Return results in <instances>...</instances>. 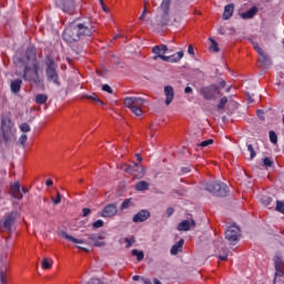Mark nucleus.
<instances>
[{
    "mask_svg": "<svg viewBox=\"0 0 284 284\" xmlns=\"http://www.w3.org/2000/svg\"><path fill=\"white\" fill-rule=\"evenodd\" d=\"M13 63L17 68H23L22 72L16 70V77H22L23 81L40 85L43 79L39 75V60L37 59V51L33 48H28L26 57L14 55Z\"/></svg>",
    "mask_w": 284,
    "mask_h": 284,
    "instance_id": "nucleus-1",
    "label": "nucleus"
},
{
    "mask_svg": "<svg viewBox=\"0 0 284 284\" xmlns=\"http://www.w3.org/2000/svg\"><path fill=\"white\" fill-rule=\"evenodd\" d=\"M81 0L73 2V14H78V17L73 18V43L77 41H81L83 37H92L93 28L90 21H81Z\"/></svg>",
    "mask_w": 284,
    "mask_h": 284,
    "instance_id": "nucleus-2",
    "label": "nucleus"
},
{
    "mask_svg": "<svg viewBox=\"0 0 284 284\" xmlns=\"http://www.w3.org/2000/svg\"><path fill=\"white\" fill-rule=\"evenodd\" d=\"M17 141V128H14V122L12 118L8 115H2L0 125V143L10 145Z\"/></svg>",
    "mask_w": 284,
    "mask_h": 284,
    "instance_id": "nucleus-3",
    "label": "nucleus"
},
{
    "mask_svg": "<svg viewBox=\"0 0 284 284\" xmlns=\"http://www.w3.org/2000/svg\"><path fill=\"white\" fill-rule=\"evenodd\" d=\"M204 190L206 192H210V194H213V196H227L230 194V189L227 187V184L221 181H213L205 184Z\"/></svg>",
    "mask_w": 284,
    "mask_h": 284,
    "instance_id": "nucleus-4",
    "label": "nucleus"
},
{
    "mask_svg": "<svg viewBox=\"0 0 284 284\" xmlns=\"http://www.w3.org/2000/svg\"><path fill=\"white\" fill-rule=\"evenodd\" d=\"M44 64L47 67L45 74L49 83L59 85V74H57V63L54 62V58L47 55L44 59Z\"/></svg>",
    "mask_w": 284,
    "mask_h": 284,
    "instance_id": "nucleus-5",
    "label": "nucleus"
},
{
    "mask_svg": "<svg viewBox=\"0 0 284 284\" xmlns=\"http://www.w3.org/2000/svg\"><path fill=\"white\" fill-rule=\"evenodd\" d=\"M17 211H11L10 213L4 215L3 220H0V232H8L10 234L12 232V227L17 223Z\"/></svg>",
    "mask_w": 284,
    "mask_h": 284,
    "instance_id": "nucleus-6",
    "label": "nucleus"
},
{
    "mask_svg": "<svg viewBox=\"0 0 284 284\" xmlns=\"http://www.w3.org/2000/svg\"><path fill=\"white\" fill-rule=\"evenodd\" d=\"M200 94L205 101H216L221 91L219 90V84H211L207 87H202L200 89Z\"/></svg>",
    "mask_w": 284,
    "mask_h": 284,
    "instance_id": "nucleus-7",
    "label": "nucleus"
},
{
    "mask_svg": "<svg viewBox=\"0 0 284 284\" xmlns=\"http://www.w3.org/2000/svg\"><path fill=\"white\" fill-rule=\"evenodd\" d=\"M172 6V0H162L159 10H161V19L158 21L156 26H168L170 23V7Z\"/></svg>",
    "mask_w": 284,
    "mask_h": 284,
    "instance_id": "nucleus-8",
    "label": "nucleus"
},
{
    "mask_svg": "<svg viewBox=\"0 0 284 284\" xmlns=\"http://www.w3.org/2000/svg\"><path fill=\"white\" fill-rule=\"evenodd\" d=\"M241 229H239V226H231L229 230L225 231V239L231 245H236V243H239Z\"/></svg>",
    "mask_w": 284,
    "mask_h": 284,
    "instance_id": "nucleus-9",
    "label": "nucleus"
},
{
    "mask_svg": "<svg viewBox=\"0 0 284 284\" xmlns=\"http://www.w3.org/2000/svg\"><path fill=\"white\" fill-rule=\"evenodd\" d=\"M118 212L119 207L116 206V204L111 203L104 206L100 216H102V219H112L113 216H116Z\"/></svg>",
    "mask_w": 284,
    "mask_h": 284,
    "instance_id": "nucleus-10",
    "label": "nucleus"
},
{
    "mask_svg": "<svg viewBox=\"0 0 284 284\" xmlns=\"http://www.w3.org/2000/svg\"><path fill=\"white\" fill-rule=\"evenodd\" d=\"M170 49L168 48V45L165 44H161V45H155L152 48V53L155 54L153 57V60L156 61L158 59H161L163 61V58H168V51Z\"/></svg>",
    "mask_w": 284,
    "mask_h": 284,
    "instance_id": "nucleus-11",
    "label": "nucleus"
},
{
    "mask_svg": "<svg viewBox=\"0 0 284 284\" xmlns=\"http://www.w3.org/2000/svg\"><path fill=\"white\" fill-rule=\"evenodd\" d=\"M274 265H275V276H283L284 261H283V254L281 252H277L275 254Z\"/></svg>",
    "mask_w": 284,
    "mask_h": 284,
    "instance_id": "nucleus-12",
    "label": "nucleus"
},
{
    "mask_svg": "<svg viewBox=\"0 0 284 284\" xmlns=\"http://www.w3.org/2000/svg\"><path fill=\"white\" fill-rule=\"evenodd\" d=\"M9 194L13 199H17V201H21V199H23V193H21V184L19 181L10 184Z\"/></svg>",
    "mask_w": 284,
    "mask_h": 284,
    "instance_id": "nucleus-13",
    "label": "nucleus"
},
{
    "mask_svg": "<svg viewBox=\"0 0 284 284\" xmlns=\"http://www.w3.org/2000/svg\"><path fill=\"white\" fill-rule=\"evenodd\" d=\"M143 103H145V99H143V98L126 97V98L124 99V105H125V108L142 106Z\"/></svg>",
    "mask_w": 284,
    "mask_h": 284,
    "instance_id": "nucleus-14",
    "label": "nucleus"
},
{
    "mask_svg": "<svg viewBox=\"0 0 284 284\" xmlns=\"http://www.w3.org/2000/svg\"><path fill=\"white\" fill-rule=\"evenodd\" d=\"M150 216H151L150 211L141 210L133 216L132 221L133 223H145V221H148Z\"/></svg>",
    "mask_w": 284,
    "mask_h": 284,
    "instance_id": "nucleus-15",
    "label": "nucleus"
},
{
    "mask_svg": "<svg viewBox=\"0 0 284 284\" xmlns=\"http://www.w3.org/2000/svg\"><path fill=\"white\" fill-rule=\"evenodd\" d=\"M55 6H58V8L63 12H67V14H72V0H55Z\"/></svg>",
    "mask_w": 284,
    "mask_h": 284,
    "instance_id": "nucleus-16",
    "label": "nucleus"
},
{
    "mask_svg": "<svg viewBox=\"0 0 284 284\" xmlns=\"http://www.w3.org/2000/svg\"><path fill=\"white\" fill-rule=\"evenodd\" d=\"M190 227H196L194 220H184L178 224L179 232H190Z\"/></svg>",
    "mask_w": 284,
    "mask_h": 284,
    "instance_id": "nucleus-17",
    "label": "nucleus"
},
{
    "mask_svg": "<svg viewBox=\"0 0 284 284\" xmlns=\"http://www.w3.org/2000/svg\"><path fill=\"white\" fill-rule=\"evenodd\" d=\"M164 94L166 97L165 105H170L174 101V88L172 85L164 87Z\"/></svg>",
    "mask_w": 284,
    "mask_h": 284,
    "instance_id": "nucleus-18",
    "label": "nucleus"
},
{
    "mask_svg": "<svg viewBox=\"0 0 284 284\" xmlns=\"http://www.w3.org/2000/svg\"><path fill=\"white\" fill-rule=\"evenodd\" d=\"M183 59V51H179L172 55H166V58H163V61L166 63H179Z\"/></svg>",
    "mask_w": 284,
    "mask_h": 284,
    "instance_id": "nucleus-19",
    "label": "nucleus"
},
{
    "mask_svg": "<svg viewBox=\"0 0 284 284\" xmlns=\"http://www.w3.org/2000/svg\"><path fill=\"white\" fill-rule=\"evenodd\" d=\"M62 39L70 45V48L72 47V27L70 24L64 29Z\"/></svg>",
    "mask_w": 284,
    "mask_h": 284,
    "instance_id": "nucleus-20",
    "label": "nucleus"
},
{
    "mask_svg": "<svg viewBox=\"0 0 284 284\" xmlns=\"http://www.w3.org/2000/svg\"><path fill=\"white\" fill-rule=\"evenodd\" d=\"M23 81L21 79L11 80L10 88L12 94H19L21 92V85Z\"/></svg>",
    "mask_w": 284,
    "mask_h": 284,
    "instance_id": "nucleus-21",
    "label": "nucleus"
},
{
    "mask_svg": "<svg viewBox=\"0 0 284 284\" xmlns=\"http://www.w3.org/2000/svg\"><path fill=\"white\" fill-rule=\"evenodd\" d=\"M257 13H258V8L257 7H252L246 12L241 13L240 17L242 19H254V17H256Z\"/></svg>",
    "mask_w": 284,
    "mask_h": 284,
    "instance_id": "nucleus-22",
    "label": "nucleus"
},
{
    "mask_svg": "<svg viewBox=\"0 0 284 284\" xmlns=\"http://www.w3.org/2000/svg\"><path fill=\"white\" fill-rule=\"evenodd\" d=\"M233 14H234V3H230V4L225 6L224 12H223L224 21L232 19Z\"/></svg>",
    "mask_w": 284,
    "mask_h": 284,
    "instance_id": "nucleus-23",
    "label": "nucleus"
},
{
    "mask_svg": "<svg viewBox=\"0 0 284 284\" xmlns=\"http://www.w3.org/2000/svg\"><path fill=\"white\" fill-rule=\"evenodd\" d=\"M134 176L135 179H143L145 176V168L143 165H140L139 163H134Z\"/></svg>",
    "mask_w": 284,
    "mask_h": 284,
    "instance_id": "nucleus-24",
    "label": "nucleus"
},
{
    "mask_svg": "<svg viewBox=\"0 0 284 284\" xmlns=\"http://www.w3.org/2000/svg\"><path fill=\"white\" fill-rule=\"evenodd\" d=\"M185 243V240L181 239L179 242H176L172 247H171V254L172 256H176L179 252H183V245Z\"/></svg>",
    "mask_w": 284,
    "mask_h": 284,
    "instance_id": "nucleus-25",
    "label": "nucleus"
},
{
    "mask_svg": "<svg viewBox=\"0 0 284 284\" xmlns=\"http://www.w3.org/2000/svg\"><path fill=\"white\" fill-rule=\"evenodd\" d=\"M134 190L136 192H145L146 190H150V183H148L146 181H140L135 183Z\"/></svg>",
    "mask_w": 284,
    "mask_h": 284,
    "instance_id": "nucleus-26",
    "label": "nucleus"
},
{
    "mask_svg": "<svg viewBox=\"0 0 284 284\" xmlns=\"http://www.w3.org/2000/svg\"><path fill=\"white\" fill-rule=\"evenodd\" d=\"M54 265V261L50 257H43L42 260V268L50 270Z\"/></svg>",
    "mask_w": 284,
    "mask_h": 284,
    "instance_id": "nucleus-27",
    "label": "nucleus"
},
{
    "mask_svg": "<svg viewBox=\"0 0 284 284\" xmlns=\"http://www.w3.org/2000/svg\"><path fill=\"white\" fill-rule=\"evenodd\" d=\"M72 243H79L80 245L77 246L79 250H83L84 252H90V250L84 246L85 245V241L79 240L77 237H72Z\"/></svg>",
    "mask_w": 284,
    "mask_h": 284,
    "instance_id": "nucleus-28",
    "label": "nucleus"
},
{
    "mask_svg": "<svg viewBox=\"0 0 284 284\" xmlns=\"http://www.w3.org/2000/svg\"><path fill=\"white\" fill-rule=\"evenodd\" d=\"M105 233H92L89 234V241H103Z\"/></svg>",
    "mask_w": 284,
    "mask_h": 284,
    "instance_id": "nucleus-29",
    "label": "nucleus"
},
{
    "mask_svg": "<svg viewBox=\"0 0 284 284\" xmlns=\"http://www.w3.org/2000/svg\"><path fill=\"white\" fill-rule=\"evenodd\" d=\"M260 57H261L260 61L262 65H265V67L272 65V60H270V55L265 54V52L260 54Z\"/></svg>",
    "mask_w": 284,
    "mask_h": 284,
    "instance_id": "nucleus-30",
    "label": "nucleus"
},
{
    "mask_svg": "<svg viewBox=\"0 0 284 284\" xmlns=\"http://www.w3.org/2000/svg\"><path fill=\"white\" fill-rule=\"evenodd\" d=\"M131 254H132L133 256H136V260H138V261H143V258H145V253H144L143 251H139V250H136V248L132 250V251H131Z\"/></svg>",
    "mask_w": 284,
    "mask_h": 284,
    "instance_id": "nucleus-31",
    "label": "nucleus"
},
{
    "mask_svg": "<svg viewBox=\"0 0 284 284\" xmlns=\"http://www.w3.org/2000/svg\"><path fill=\"white\" fill-rule=\"evenodd\" d=\"M34 101L39 105H43V103H45V101H48V95H45V94H38V95H36Z\"/></svg>",
    "mask_w": 284,
    "mask_h": 284,
    "instance_id": "nucleus-32",
    "label": "nucleus"
},
{
    "mask_svg": "<svg viewBox=\"0 0 284 284\" xmlns=\"http://www.w3.org/2000/svg\"><path fill=\"white\" fill-rule=\"evenodd\" d=\"M84 99H90L91 101H95V103H99V105H104L103 101H101V99H99V97H97V94H85L83 95Z\"/></svg>",
    "mask_w": 284,
    "mask_h": 284,
    "instance_id": "nucleus-33",
    "label": "nucleus"
},
{
    "mask_svg": "<svg viewBox=\"0 0 284 284\" xmlns=\"http://www.w3.org/2000/svg\"><path fill=\"white\" fill-rule=\"evenodd\" d=\"M272 201L274 200L267 195H263L261 199L262 205H265V207H270L272 205Z\"/></svg>",
    "mask_w": 284,
    "mask_h": 284,
    "instance_id": "nucleus-34",
    "label": "nucleus"
},
{
    "mask_svg": "<svg viewBox=\"0 0 284 284\" xmlns=\"http://www.w3.org/2000/svg\"><path fill=\"white\" fill-rule=\"evenodd\" d=\"M89 245H93L94 247H104L105 242L101 240H89Z\"/></svg>",
    "mask_w": 284,
    "mask_h": 284,
    "instance_id": "nucleus-35",
    "label": "nucleus"
},
{
    "mask_svg": "<svg viewBox=\"0 0 284 284\" xmlns=\"http://www.w3.org/2000/svg\"><path fill=\"white\" fill-rule=\"evenodd\" d=\"M124 242L126 243V245H125L126 250H130V247H132V245H134V243H136V239L134 236L125 237Z\"/></svg>",
    "mask_w": 284,
    "mask_h": 284,
    "instance_id": "nucleus-36",
    "label": "nucleus"
},
{
    "mask_svg": "<svg viewBox=\"0 0 284 284\" xmlns=\"http://www.w3.org/2000/svg\"><path fill=\"white\" fill-rule=\"evenodd\" d=\"M275 211L284 215V201L277 200Z\"/></svg>",
    "mask_w": 284,
    "mask_h": 284,
    "instance_id": "nucleus-37",
    "label": "nucleus"
},
{
    "mask_svg": "<svg viewBox=\"0 0 284 284\" xmlns=\"http://www.w3.org/2000/svg\"><path fill=\"white\" fill-rule=\"evenodd\" d=\"M209 41L212 43L210 50H213V52H220L221 49H219V43L216 40H214V38H209Z\"/></svg>",
    "mask_w": 284,
    "mask_h": 284,
    "instance_id": "nucleus-38",
    "label": "nucleus"
},
{
    "mask_svg": "<svg viewBox=\"0 0 284 284\" xmlns=\"http://www.w3.org/2000/svg\"><path fill=\"white\" fill-rule=\"evenodd\" d=\"M268 136H270L271 143H273L274 145H276V143H278V135H276V132L270 131Z\"/></svg>",
    "mask_w": 284,
    "mask_h": 284,
    "instance_id": "nucleus-39",
    "label": "nucleus"
},
{
    "mask_svg": "<svg viewBox=\"0 0 284 284\" xmlns=\"http://www.w3.org/2000/svg\"><path fill=\"white\" fill-rule=\"evenodd\" d=\"M214 143L213 139L204 140L201 143H197V148H207Z\"/></svg>",
    "mask_w": 284,
    "mask_h": 284,
    "instance_id": "nucleus-40",
    "label": "nucleus"
},
{
    "mask_svg": "<svg viewBox=\"0 0 284 284\" xmlns=\"http://www.w3.org/2000/svg\"><path fill=\"white\" fill-rule=\"evenodd\" d=\"M129 110L135 114V116H141L143 114V110H141V106H129Z\"/></svg>",
    "mask_w": 284,
    "mask_h": 284,
    "instance_id": "nucleus-41",
    "label": "nucleus"
},
{
    "mask_svg": "<svg viewBox=\"0 0 284 284\" xmlns=\"http://www.w3.org/2000/svg\"><path fill=\"white\" fill-rule=\"evenodd\" d=\"M227 104V97H223L217 104V110H225V105Z\"/></svg>",
    "mask_w": 284,
    "mask_h": 284,
    "instance_id": "nucleus-42",
    "label": "nucleus"
},
{
    "mask_svg": "<svg viewBox=\"0 0 284 284\" xmlns=\"http://www.w3.org/2000/svg\"><path fill=\"white\" fill-rule=\"evenodd\" d=\"M263 165H264L265 168H272V165H274V162H273L272 159H270V158H264V159H263Z\"/></svg>",
    "mask_w": 284,
    "mask_h": 284,
    "instance_id": "nucleus-43",
    "label": "nucleus"
},
{
    "mask_svg": "<svg viewBox=\"0 0 284 284\" xmlns=\"http://www.w3.org/2000/svg\"><path fill=\"white\" fill-rule=\"evenodd\" d=\"M103 225H104L103 220H97V221L92 224V227H93V230H99V227H103Z\"/></svg>",
    "mask_w": 284,
    "mask_h": 284,
    "instance_id": "nucleus-44",
    "label": "nucleus"
},
{
    "mask_svg": "<svg viewBox=\"0 0 284 284\" xmlns=\"http://www.w3.org/2000/svg\"><path fill=\"white\" fill-rule=\"evenodd\" d=\"M59 236H62V239H65L67 241H72V235H68L65 231H59Z\"/></svg>",
    "mask_w": 284,
    "mask_h": 284,
    "instance_id": "nucleus-45",
    "label": "nucleus"
},
{
    "mask_svg": "<svg viewBox=\"0 0 284 284\" xmlns=\"http://www.w3.org/2000/svg\"><path fill=\"white\" fill-rule=\"evenodd\" d=\"M247 150L250 151L251 159L256 158V151H254V146L252 144H247Z\"/></svg>",
    "mask_w": 284,
    "mask_h": 284,
    "instance_id": "nucleus-46",
    "label": "nucleus"
},
{
    "mask_svg": "<svg viewBox=\"0 0 284 284\" xmlns=\"http://www.w3.org/2000/svg\"><path fill=\"white\" fill-rule=\"evenodd\" d=\"M26 141H28V135L27 134H22L19 138V143H20V145H22V148H26Z\"/></svg>",
    "mask_w": 284,
    "mask_h": 284,
    "instance_id": "nucleus-47",
    "label": "nucleus"
},
{
    "mask_svg": "<svg viewBox=\"0 0 284 284\" xmlns=\"http://www.w3.org/2000/svg\"><path fill=\"white\" fill-rule=\"evenodd\" d=\"M20 130L21 132H30V124L23 122L22 124H20Z\"/></svg>",
    "mask_w": 284,
    "mask_h": 284,
    "instance_id": "nucleus-48",
    "label": "nucleus"
},
{
    "mask_svg": "<svg viewBox=\"0 0 284 284\" xmlns=\"http://www.w3.org/2000/svg\"><path fill=\"white\" fill-rule=\"evenodd\" d=\"M51 201L53 203V205H59V203H61V193H57V199L51 197Z\"/></svg>",
    "mask_w": 284,
    "mask_h": 284,
    "instance_id": "nucleus-49",
    "label": "nucleus"
},
{
    "mask_svg": "<svg viewBox=\"0 0 284 284\" xmlns=\"http://www.w3.org/2000/svg\"><path fill=\"white\" fill-rule=\"evenodd\" d=\"M102 90L103 92H108V94H113L114 92V90H112V87H110L109 84L102 85Z\"/></svg>",
    "mask_w": 284,
    "mask_h": 284,
    "instance_id": "nucleus-50",
    "label": "nucleus"
},
{
    "mask_svg": "<svg viewBox=\"0 0 284 284\" xmlns=\"http://www.w3.org/2000/svg\"><path fill=\"white\" fill-rule=\"evenodd\" d=\"M130 207V200H124L120 206V210H128Z\"/></svg>",
    "mask_w": 284,
    "mask_h": 284,
    "instance_id": "nucleus-51",
    "label": "nucleus"
},
{
    "mask_svg": "<svg viewBox=\"0 0 284 284\" xmlns=\"http://www.w3.org/2000/svg\"><path fill=\"white\" fill-rule=\"evenodd\" d=\"M254 50L257 52V54H263L262 48L258 45V43H253Z\"/></svg>",
    "mask_w": 284,
    "mask_h": 284,
    "instance_id": "nucleus-52",
    "label": "nucleus"
},
{
    "mask_svg": "<svg viewBox=\"0 0 284 284\" xmlns=\"http://www.w3.org/2000/svg\"><path fill=\"white\" fill-rule=\"evenodd\" d=\"M81 52H83V44H79L78 45V50L73 51V54L75 53L77 57H79V54H81Z\"/></svg>",
    "mask_w": 284,
    "mask_h": 284,
    "instance_id": "nucleus-53",
    "label": "nucleus"
},
{
    "mask_svg": "<svg viewBox=\"0 0 284 284\" xmlns=\"http://www.w3.org/2000/svg\"><path fill=\"white\" fill-rule=\"evenodd\" d=\"M6 272H8V266H6V264H1V266H0V275L3 276V274H6Z\"/></svg>",
    "mask_w": 284,
    "mask_h": 284,
    "instance_id": "nucleus-54",
    "label": "nucleus"
},
{
    "mask_svg": "<svg viewBox=\"0 0 284 284\" xmlns=\"http://www.w3.org/2000/svg\"><path fill=\"white\" fill-rule=\"evenodd\" d=\"M88 284H104V283L101 282V280L99 278H91Z\"/></svg>",
    "mask_w": 284,
    "mask_h": 284,
    "instance_id": "nucleus-55",
    "label": "nucleus"
},
{
    "mask_svg": "<svg viewBox=\"0 0 284 284\" xmlns=\"http://www.w3.org/2000/svg\"><path fill=\"white\" fill-rule=\"evenodd\" d=\"M145 14H148V9L144 7L143 11H142V14L139 18V21H143V19H145Z\"/></svg>",
    "mask_w": 284,
    "mask_h": 284,
    "instance_id": "nucleus-56",
    "label": "nucleus"
},
{
    "mask_svg": "<svg viewBox=\"0 0 284 284\" xmlns=\"http://www.w3.org/2000/svg\"><path fill=\"white\" fill-rule=\"evenodd\" d=\"M125 172H126V174H132V172H134V164H133V165H129V166L125 169Z\"/></svg>",
    "mask_w": 284,
    "mask_h": 284,
    "instance_id": "nucleus-57",
    "label": "nucleus"
},
{
    "mask_svg": "<svg viewBox=\"0 0 284 284\" xmlns=\"http://www.w3.org/2000/svg\"><path fill=\"white\" fill-rule=\"evenodd\" d=\"M172 214H174V207L166 209V216L170 217Z\"/></svg>",
    "mask_w": 284,
    "mask_h": 284,
    "instance_id": "nucleus-58",
    "label": "nucleus"
},
{
    "mask_svg": "<svg viewBox=\"0 0 284 284\" xmlns=\"http://www.w3.org/2000/svg\"><path fill=\"white\" fill-rule=\"evenodd\" d=\"M220 261H227V251H224L223 255H219Z\"/></svg>",
    "mask_w": 284,
    "mask_h": 284,
    "instance_id": "nucleus-59",
    "label": "nucleus"
},
{
    "mask_svg": "<svg viewBox=\"0 0 284 284\" xmlns=\"http://www.w3.org/2000/svg\"><path fill=\"white\" fill-rule=\"evenodd\" d=\"M226 83H225V80H221L217 88H219V91L221 92V89L225 88Z\"/></svg>",
    "mask_w": 284,
    "mask_h": 284,
    "instance_id": "nucleus-60",
    "label": "nucleus"
},
{
    "mask_svg": "<svg viewBox=\"0 0 284 284\" xmlns=\"http://www.w3.org/2000/svg\"><path fill=\"white\" fill-rule=\"evenodd\" d=\"M82 212L83 216H89V214H91L92 211L90 209H83Z\"/></svg>",
    "mask_w": 284,
    "mask_h": 284,
    "instance_id": "nucleus-61",
    "label": "nucleus"
},
{
    "mask_svg": "<svg viewBox=\"0 0 284 284\" xmlns=\"http://www.w3.org/2000/svg\"><path fill=\"white\" fill-rule=\"evenodd\" d=\"M184 92H185V94H192V92H193L192 87H186L184 89Z\"/></svg>",
    "mask_w": 284,
    "mask_h": 284,
    "instance_id": "nucleus-62",
    "label": "nucleus"
},
{
    "mask_svg": "<svg viewBox=\"0 0 284 284\" xmlns=\"http://www.w3.org/2000/svg\"><path fill=\"white\" fill-rule=\"evenodd\" d=\"M187 52H189V54L194 55V47L189 45V48H187Z\"/></svg>",
    "mask_w": 284,
    "mask_h": 284,
    "instance_id": "nucleus-63",
    "label": "nucleus"
},
{
    "mask_svg": "<svg viewBox=\"0 0 284 284\" xmlns=\"http://www.w3.org/2000/svg\"><path fill=\"white\" fill-rule=\"evenodd\" d=\"M143 281V284H152V281L145 278V277H141Z\"/></svg>",
    "mask_w": 284,
    "mask_h": 284,
    "instance_id": "nucleus-64",
    "label": "nucleus"
}]
</instances>
